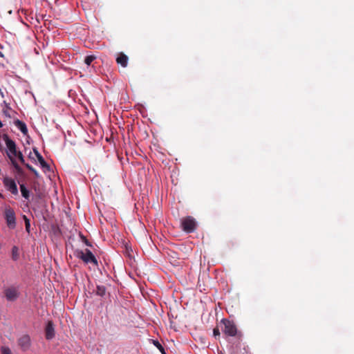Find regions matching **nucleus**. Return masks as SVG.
Here are the masks:
<instances>
[{"label": "nucleus", "mask_w": 354, "mask_h": 354, "mask_svg": "<svg viewBox=\"0 0 354 354\" xmlns=\"http://www.w3.org/2000/svg\"><path fill=\"white\" fill-rule=\"evenodd\" d=\"M3 140H4L7 149H6V154L9 159L10 162H12V160H17L16 156H17L18 153H19L21 151L17 149V145L14 140L10 138L8 135L3 134Z\"/></svg>", "instance_id": "f257e3e1"}, {"label": "nucleus", "mask_w": 354, "mask_h": 354, "mask_svg": "<svg viewBox=\"0 0 354 354\" xmlns=\"http://www.w3.org/2000/svg\"><path fill=\"white\" fill-rule=\"evenodd\" d=\"M221 323L224 326L223 328H222V331L225 335L231 337H236L239 339H241L242 334L240 331H238L236 326L234 322L223 319H222Z\"/></svg>", "instance_id": "f03ea898"}, {"label": "nucleus", "mask_w": 354, "mask_h": 354, "mask_svg": "<svg viewBox=\"0 0 354 354\" xmlns=\"http://www.w3.org/2000/svg\"><path fill=\"white\" fill-rule=\"evenodd\" d=\"M3 294L8 301H15L20 296L19 287L15 285L5 286L3 289Z\"/></svg>", "instance_id": "7ed1b4c3"}, {"label": "nucleus", "mask_w": 354, "mask_h": 354, "mask_svg": "<svg viewBox=\"0 0 354 354\" xmlns=\"http://www.w3.org/2000/svg\"><path fill=\"white\" fill-rule=\"evenodd\" d=\"M75 255L85 263H92L95 266L98 265L97 259L88 249H86L85 252L77 250L75 252Z\"/></svg>", "instance_id": "20e7f679"}, {"label": "nucleus", "mask_w": 354, "mask_h": 354, "mask_svg": "<svg viewBox=\"0 0 354 354\" xmlns=\"http://www.w3.org/2000/svg\"><path fill=\"white\" fill-rule=\"evenodd\" d=\"M181 227L185 232L191 233L196 230V222L193 217L187 216L182 219Z\"/></svg>", "instance_id": "39448f33"}, {"label": "nucleus", "mask_w": 354, "mask_h": 354, "mask_svg": "<svg viewBox=\"0 0 354 354\" xmlns=\"http://www.w3.org/2000/svg\"><path fill=\"white\" fill-rule=\"evenodd\" d=\"M4 218L8 227L10 229H15L16 227V216L13 209L11 207L6 208L4 211Z\"/></svg>", "instance_id": "423d86ee"}, {"label": "nucleus", "mask_w": 354, "mask_h": 354, "mask_svg": "<svg viewBox=\"0 0 354 354\" xmlns=\"http://www.w3.org/2000/svg\"><path fill=\"white\" fill-rule=\"evenodd\" d=\"M3 183L6 189L14 195L18 194V189L14 179L6 176L3 179Z\"/></svg>", "instance_id": "0eeeda50"}, {"label": "nucleus", "mask_w": 354, "mask_h": 354, "mask_svg": "<svg viewBox=\"0 0 354 354\" xmlns=\"http://www.w3.org/2000/svg\"><path fill=\"white\" fill-rule=\"evenodd\" d=\"M18 345L23 351H27L29 349L31 342H30V337L28 335H24L18 339Z\"/></svg>", "instance_id": "6e6552de"}, {"label": "nucleus", "mask_w": 354, "mask_h": 354, "mask_svg": "<svg viewBox=\"0 0 354 354\" xmlns=\"http://www.w3.org/2000/svg\"><path fill=\"white\" fill-rule=\"evenodd\" d=\"M45 335L47 339H51L55 337V328L53 322H48L45 328Z\"/></svg>", "instance_id": "1a4fd4ad"}, {"label": "nucleus", "mask_w": 354, "mask_h": 354, "mask_svg": "<svg viewBox=\"0 0 354 354\" xmlns=\"http://www.w3.org/2000/svg\"><path fill=\"white\" fill-rule=\"evenodd\" d=\"M128 60V57L123 53H118L116 58V62L124 68L127 66Z\"/></svg>", "instance_id": "9d476101"}, {"label": "nucleus", "mask_w": 354, "mask_h": 354, "mask_svg": "<svg viewBox=\"0 0 354 354\" xmlns=\"http://www.w3.org/2000/svg\"><path fill=\"white\" fill-rule=\"evenodd\" d=\"M33 151H34L41 167L44 169H47L48 170L50 169L49 165L45 161L43 156L40 154V153L38 151V150L36 148H34Z\"/></svg>", "instance_id": "9b49d317"}, {"label": "nucleus", "mask_w": 354, "mask_h": 354, "mask_svg": "<svg viewBox=\"0 0 354 354\" xmlns=\"http://www.w3.org/2000/svg\"><path fill=\"white\" fill-rule=\"evenodd\" d=\"M14 124L24 135H26L28 133L26 124L24 122L17 119L14 121Z\"/></svg>", "instance_id": "f8f14e48"}, {"label": "nucleus", "mask_w": 354, "mask_h": 354, "mask_svg": "<svg viewBox=\"0 0 354 354\" xmlns=\"http://www.w3.org/2000/svg\"><path fill=\"white\" fill-rule=\"evenodd\" d=\"M12 167H14L15 171L16 174L19 176H24V171L23 169L19 166L17 160H12V162H10Z\"/></svg>", "instance_id": "ddd939ff"}, {"label": "nucleus", "mask_w": 354, "mask_h": 354, "mask_svg": "<svg viewBox=\"0 0 354 354\" xmlns=\"http://www.w3.org/2000/svg\"><path fill=\"white\" fill-rule=\"evenodd\" d=\"M19 187H20V191H21V196L26 200L28 201L29 198H30V190L28 189V188L25 186V185L24 183L19 184Z\"/></svg>", "instance_id": "4468645a"}, {"label": "nucleus", "mask_w": 354, "mask_h": 354, "mask_svg": "<svg viewBox=\"0 0 354 354\" xmlns=\"http://www.w3.org/2000/svg\"><path fill=\"white\" fill-rule=\"evenodd\" d=\"M12 259L14 261H17L19 259V250L17 246H13L12 248Z\"/></svg>", "instance_id": "2eb2a0df"}, {"label": "nucleus", "mask_w": 354, "mask_h": 354, "mask_svg": "<svg viewBox=\"0 0 354 354\" xmlns=\"http://www.w3.org/2000/svg\"><path fill=\"white\" fill-rule=\"evenodd\" d=\"M95 293L97 295L103 297L106 293V288L104 286H97Z\"/></svg>", "instance_id": "dca6fc26"}, {"label": "nucleus", "mask_w": 354, "mask_h": 354, "mask_svg": "<svg viewBox=\"0 0 354 354\" xmlns=\"http://www.w3.org/2000/svg\"><path fill=\"white\" fill-rule=\"evenodd\" d=\"M96 59V56L93 55H88L84 59V63L87 66H90L91 63Z\"/></svg>", "instance_id": "f3484780"}, {"label": "nucleus", "mask_w": 354, "mask_h": 354, "mask_svg": "<svg viewBox=\"0 0 354 354\" xmlns=\"http://www.w3.org/2000/svg\"><path fill=\"white\" fill-rule=\"evenodd\" d=\"M23 218L25 222V226H26V230L28 233H30V219L26 216H23Z\"/></svg>", "instance_id": "a211bd4d"}, {"label": "nucleus", "mask_w": 354, "mask_h": 354, "mask_svg": "<svg viewBox=\"0 0 354 354\" xmlns=\"http://www.w3.org/2000/svg\"><path fill=\"white\" fill-rule=\"evenodd\" d=\"M25 166L26 167L30 170L34 175L36 178H38L39 177V173L38 171L33 167H32L30 165H29L28 163V164H25Z\"/></svg>", "instance_id": "6ab92c4d"}, {"label": "nucleus", "mask_w": 354, "mask_h": 354, "mask_svg": "<svg viewBox=\"0 0 354 354\" xmlns=\"http://www.w3.org/2000/svg\"><path fill=\"white\" fill-rule=\"evenodd\" d=\"M17 158H18V159H19V160L20 161V162H21V164H23V165H25V164H26V162H25L24 156V155H23V153H22V152H21V151H20L19 153H18L17 156H16V159H17Z\"/></svg>", "instance_id": "aec40b11"}, {"label": "nucleus", "mask_w": 354, "mask_h": 354, "mask_svg": "<svg viewBox=\"0 0 354 354\" xmlns=\"http://www.w3.org/2000/svg\"><path fill=\"white\" fill-rule=\"evenodd\" d=\"M154 345L159 349V351L162 353L165 354V349L163 346L159 343L158 341L154 342Z\"/></svg>", "instance_id": "412c9836"}, {"label": "nucleus", "mask_w": 354, "mask_h": 354, "mask_svg": "<svg viewBox=\"0 0 354 354\" xmlns=\"http://www.w3.org/2000/svg\"><path fill=\"white\" fill-rule=\"evenodd\" d=\"M1 354H12L10 349L6 346H2L1 348Z\"/></svg>", "instance_id": "4be33fe9"}, {"label": "nucleus", "mask_w": 354, "mask_h": 354, "mask_svg": "<svg viewBox=\"0 0 354 354\" xmlns=\"http://www.w3.org/2000/svg\"><path fill=\"white\" fill-rule=\"evenodd\" d=\"M80 237L82 240V241L88 246H91V243H89V241L87 240V239L82 234H80Z\"/></svg>", "instance_id": "5701e85b"}, {"label": "nucleus", "mask_w": 354, "mask_h": 354, "mask_svg": "<svg viewBox=\"0 0 354 354\" xmlns=\"http://www.w3.org/2000/svg\"><path fill=\"white\" fill-rule=\"evenodd\" d=\"M213 334H214V336L216 338L217 337H219L220 336V330L218 329V328H214V330H213Z\"/></svg>", "instance_id": "b1692460"}, {"label": "nucleus", "mask_w": 354, "mask_h": 354, "mask_svg": "<svg viewBox=\"0 0 354 354\" xmlns=\"http://www.w3.org/2000/svg\"><path fill=\"white\" fill-rule=\"evenodd\" d=\"M0 150H1V151H3V146H2V145H1V142H0Z\"/></svg>", "instance_id": "393cba45"}, {"label": "nucleus", "mask_w": 354, "mask_h": 354, "mask_svg": "<svg viewBox=\"0 0 354 354\" xmlns=\"http://www.w3.org/2000/svg\"><path fill=\"white\" fill-rule=\"evenodd\" d=\"M3 127V123L1 122V121L0 120V128H1Z\"/></svg>", "instance_id": "a878e982"}, {"label": "nucleus", "mask_w": 354, "mask_h": 354, "mask_svg": "<svg viewBox=\"0 0 354 354\" xmlns=\"http://www.w3.org/2000/svg\"><path fill=\"white\" fill-rule=\"evenodd\" d=\"M3 53L0 51V57H3Z\"/></svg>", "instance_id": "bb28decb"}, {"label": "nucleus", "mask_w": 354, "mask_h": 354, "mask_svg": "<svg viewBox=\"0 0 354 354\" xmlns=\"http://www.w3.org/2000/svg\"><path fill=\"white\" fill-rule=\"evenodd\" d=\"M0 198H3V195L0 193Z\"/></svg>", "instance_id": "cd10ccee"}, {"label": "nucleus", "mask_w": 354, "mask_h": 354, "mask_svg": "<svg viewBox=\"0 0 354 354\" xmlns=\"http://www.w3.org/2000/svg\"><path fill=\"white\" fill-rule=\"evenodd\" d=\"M219 354H223V353L221 352V353H219Z\"/></svg>", "instance_id": "c85d7f7f"}]
</instances>
